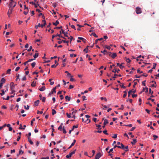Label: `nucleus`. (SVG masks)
Segmentation results:
<instances>
[{
	"label": "nucleus",
	"mask_w": 159,
	"mask_h": 159,
	"mask_svg": "<svg viewBox=\"0 0 159 159\" xmlns=\"http://www.w3.org/2000/svg\"><path fill=\"white\" fill-rule=\"evenodd\" d=\"M153 137L154 138V140H155L156 139L158 138V136L155 135H153Z\"/></svg>",
	"instance_id": "57"
},
{
	"label": "nucleus",
	"mask_w": 159,
	"mask_h": 159,
	"mask_svg": "<svg viewBox=\"0 0 159 159\" xmlns=\"http://www.w3.org/2000/svg\"><path fill=\"white\" fill-rule=\"evenodd\" d=\"M38 26L43 28L44 26V25H43V24H40V23H39L38 24Z\"/></svg>",
	"instance_id": "54"
},
{
	"label": "nucleus",
	"mask_w": 159,
	"mask_h": 159,
	"mask_svg": "<svg viewBox=\"0 0 159 159\" xmlns=\"http://www.w3.org/2000/svg\"><path fill=\"white\" fill-rule=\"evenodd\" d=\"M108 122L107 120V119H105L103 123L104 125L102 126V127L103 128H104L105 127L106 125L108 124Z\"/></svg>",
	"instance_id": "10"
},
{
	"label": "nucleus",
	"mask_w": 159,
	"mask_h": 159,
	"mask_svg": "<svg viewBox=\"0 0 159 159\" xmlns=\"http://www.w3.org/2000/svg\"><path fill=\"white\" fill-rule=\"evenodd\" d=\"M149 93L150 94H152L153 93V92L152 91L151 89L150 88L149 89Z\"/></svg>",
	"instance_id": "43"
},
{
	"label": "nucleus",
	"mask_w": 159,
	"mask_h": 159,
	"mask_svg": "<svg viewBox=\"0 0 159 159\" xmlns=\"http://www.w3.org/2000/svg\"><path fill=\"white\" fill-rule=\"evenodd\" d=\"M19 154H20L21 153L23 154L24 152L23 151H22L20 149L19 151Z\"/></svg>",
	"instance_id": "60"
},
{
	"label": "nucleus",
	"mask_w": 159,
	"mask_h": 159,
	"mask_svg": "<svg viewBox=\"0 0 159 159\" xmlns=\"http://www.w3.org/2000/svg\"><path fill=\"white\" fill-rule=\"evenodd\" d=\"M120 71V70L118 69H115L112 70V71L113 72L116 73V72H118Z\"/></svg>",
	"instance_id": "21"
},
{
	"label": "nucleus",
	"mask_w": 159,
	"mask_h": 159,
	"mask_svg": "<svg viewBox=\"0 0 159 159\" xmlns=\"http://www.w3.org/2000/svg\"><path fill=\"white\" fill-rule=\"evenodd\" d=\"M36 65V63L35 62H34L31 64V66L33 68Z\"/></svg>",
	"instance_id": "40"
},
{
	"label": "nucleus",
	"mask_w": 159,
	"mask_h": 159,
	"mask_svg": "<svg viewBox=\"0 0 159 159\" xmlns=\"http://www.w3.org/2000/svg\"><path fill=\"white\" fill-rule=\"evenodd\" d=\"M62 31V33L64 34L65 37H63V39L66 40V39H68L69 40H74L75 39H74L73 37L70 35L69 34H67L66 32H65L64 30H61Z\"/></svg>",
	"instance_id": "1"
},
{
	"label": "nucleus",
	"mask_w": 159,
	"mask_h": 159,
	"mask_svg": "<svg viewBox=\"0 0 159 159\" xmlns=\"http://www.w3.org/2000/svg\"><path fill=\"white\" fill-rule=\"evenodd\" d=\"M59 23V21L57 20L55 22H53L52 23V24L55 25V26H57V25Z\"/></svg>",
	"instance_id": "18"
},
{
	"label": "nucleus",
	"mask_w": 159,
	"mask_h": 159,
	"mask_svg": "<svg viewBox=\"0 0 159 159\" xmlns=\"http://www.w3.org/2000/svg\"><path fill=\"white\" fill-rule=\"evenodd\" d=\"M97 119L96 118H95V117H94L93 118V120L95 122H96L97 121Z\"/></svg>",
	"instance_id": "62"
},
{
	"label": "nucleus",
	"mask_w": 159,
	"mask_h": 159,
	"mask_svg": "<svg viewBox=\"0 0 159 159\" xmlns=\"http://www.w3.org/2000/svg\"><path fill=\"white\" fill-rule=\"evenodd\" d=\"M13 3H14V5L13 6V7H14L16 6V2H15L14 1V0H11L10 2L9 5V8H11V7L12 6Z\"/></svg>",
	"instance_id": "3"
},
{
	"label": "nucleus",
	"mask_w": 159,
	"mask_h": 159,
	"mask_svg": "<svg viewBox=\"0 0 159 159\" xmlns=\"http://www.w3.org/2000/svg\"><path fill=\"white\" fill-rule=\"evenodd\" d=\"M78 39H79L80 40H86L85 39H84L83 38L80 37H78Z\"/></svg>",
	"instance_id": "59"
},
{
	"label": "nucleus",
	"mask_w": 159,
	"mask_h": 159,
	"mask_svg": "<svg viewBox=\"0 0 159 159\" xmlns=\"http://www.w3.org/2000/svg\"><path fill=\"white\" fill-rule=\"evenodd\" d=\"M73 76H70V80L71 81H72L74 80V79L73 78Z\"/></svg>",
	"instance_id": "45"
},
{
	"label": "nucleus",
	"mask_w": 159,
	"mask_h": 159,
	"mask_svg": "<svg viewBox=\"0 0 159 159\" xmlns=\"http://www.w3.org/2000/svg\"><path fill=\"white\" fill-rule=\"evenodd\" d=\"M126 61L128 63H129L130 62L131 60L129 58H126Z\"/></svg>",
	"instance_id": "46"
},
{
	"label": "nucleus",
	"mask_w": 159,
	"mask_h": 159,
	"mask_svg": "<svg viewBox=\"0 0 159 159\" xmlns=\"http://www.w3.org/2000/svg\"><path fill=\"white\" fill-rule=\"evenodd\" d=\"M42 22L43 23V25H44V26H45L46 24L45 20H42Z\"/></svg>",
	"instance_id": "47"
},
{
	"label": "nucleus",
	"mask_w": 159,
	"mask_h": 159,
	"mask_svg": "<svg viewBox=\"0 0 159 159\" xmlns=\"http://www.w3.org/2000/svg\"><path fill=\"white\" fill-rule=\"evenodd\" d=\"M60 34H57V35H55V36H59V37L63 38V37L61 35V31H60Z\"/></svg>",
	"instance_id": "30"
},
{
	"label": "nucleus",
	"mask_w": 159,
	"mask_h": 159,
	"mask_svg": "<svg viewBox=\"0 0 159 159\" xmlns=\"http://www.w3.org/2000/svg\"><path fill=\"white\" fill-rule=\"evenodd\" d=\"M20 127L19 128L20 129H25V128L22 127V125L21 124L20 125Z\"/></svg>",
	"instance_id": "36"
},
{
	"label": "nucleus",
	"mask_w": 159,
	"mask_h": 159,
	"mask_svg": "<svg viewBox=\"0 0 159 159\" xmlns=\"http://www.w3.org/2000/svg\"><path fill=\"white\" fill-rule=\"evenodd\" d=\"M1 91L2 92V93H0V94L1 96H2L5 94V92L3 90H2Z\"/></svg>",
	"instance_id": "34"
},
{
	"label": "nucleus",
	"mask_w": 159,
	"mask_h": 159,
	"mask_svg": "<svg viewBox=\"0 0 159 159\" xmlns=\"http://www.w3.org/2000/svg\"><path fill=\"white\" fill-rule=\"evenodd\" d=\"M128 146H126L125 147L124 146V148H122V149H125V152H127L128 151Z\"/></svg>",
	"instance_id": "19"
},
{
	"label": "nucleus",
	"mask_w": 159,
	"mask_h": 159,
	"mask_svg": "<svg viewBox=\"0 0 159 159\" xmlns=\"http://www.w3.org/2000/svg\"><path fill=\"white\" fill-rule=\"evenodd\" d=\"M156 63H154L153 64V68L152 69H155L156 68Z\"/></svg>",
	"instance_id": "55"
},
{
	"label": "nucleus",
	"mask_w": 159,
	"mask_h": 159,
	"mask_svg": "<svg viewBox=\"0 0 159 159\" xmlns=\"http://www.w3.org/2000/svg\"><path fill=\"white\" fill-rule=\"evenodd\" d=\"M78 127V125H74L73 126V128H72V130H74V128H77Z\"/></svg>",
	"instance_id": "33"
},
{
	"label": "nucleus",
	"mask_w": 159,
	"mask_h": 159,
	"mask_svg": "<svg viewBox=\"0 0 159 159\" xmlns=\"http://www.w3.org/2000/svg\"><path fill=\"white\" fill-rule=\"evenodd\" d=\"M96 126L97 127H98V129H101V125H97V124H96Z\"/></svg>",
	"instance_id": "27"
},
{
	"label": "nucleus",
	"mask_w": 159,
	"mask_h": 159,
	"mask_svg": "<svg viewBox=\"0 0 159 159\" xmlns=\"http://www.w3.org/2000/svg\"><path fill=\"white\" fill-rule=\"evenodd\" d=\"M13 10V8L10 9L7 13V14L9 17L10 16V14H11Z\"/></svg>",
	"instance_id": "8"
},
{
	"label": "nucleus",
	"mask_w": 159,
	"mask_h": 159,
	"mask_svg": "<svg viewBox=\"0 0 159 159\" xmlns=\"http://www.w3.org/2000/svg\"><path fill=\"white\" fill-rule=\"evenodd\" d=\"M62 42H63L64 43H67V45H68V40H59V41H58L57 43L58 44H61L62 43Z\"/></svg>",
	"instance_id": "6"
},
{
	"label": "nucleus",
	"mask_w": 159,
	"mask_h": 159,
	"mask_svg": "<svg viewBox=\"0 0 159 159\" xmlns=\"http://www.w3.org/2000/svg\"><path fill=\"white\" fill-rule=\"evenodd\" d=\"M70 56L72 57H75L76 56V55L75 54H70Z\"/></svg>",
	"instance_id": "41"
},
{
	"label": "nucleus",
	"mask_w": 159,
	"mask_h": 159,
	"mask_svg": "<svg viewBox=\"0 0 159 159\" xmlns=\"http://www.w3.org/2000/svg\"><path fill=\"white\" fill-rule=\"evenodd\" d=\"M35 120V118H33L32 120L31 121V125L32 126L33 123V122Z\"/></svg>",
	"instance_id": "37"
},
{
	"label": "nucleus",
	"mask_w": 159,
	"mask_h": 159,
	"mask_svg": "<svg viewBox=\"0 0 159 159\" xmlns=\"http://www.w3.org/2000/svg\"><path fill=\"white\" fill-rule=\"evenodd\" d=\"M15 84L13 82H11L10 84V89L11 91V94L15 92Z\"/></svg>",
	"instance_id": "2"
},
{
	"label": "nucleus",
	"mask_w": 159,
	"mask_h": 159,
	"mask_svg": "<svg viewBox=\"0 0 159 159\" xmlns=\"http://www.w3.org/2000/svg\"><path fill=\"white\" fill-rule=\"evenodd\" d=\"M136 128L135 127H133L130 129L131 131H133Z\"/></svg>",
	"instance_id": "63"
},
{
	"label": "nucleus",
	"mask_w": 159,
	"mask_h": 159,
	"mask_svg": "<svg viewBox=\"0 0 159 159\" xmlns=\"http://www.w3.org/2000/svg\"><path fill=\"white\" fill-rule=\"evenodd\" d=\"M11 69H8L7 71V74H11Z\"/></svg>",
	"instance_id": "42"
},
{
	"label": "nucleus",
	"mask_w": 159,
	"mask_h": 159,
	"mask_svg": "<svg viewBox=\"0 0 159 159\" xmlns=\"http://www.w3.org/2000/svg\"><path fill=\"white\" fill-rule=\"evenodd\" d=\"M49 157H42L41 158V159H49Z\"/></svg>",
	"instance_id": "64"
},
{
	"label": "nucleus",
	"mask_w": 159,
	"mask_h": 159,
	"mask_svg": "<svg viewBox=\"0 0 159 159\" xmlns=\"http://www.w3.org/2000/svg\"><path fill=\"white\" fill-rule=\"evenodd\" d=\"M76 142V140L75 139L74 140L73 142L71 143V146H73L74 145L75 143Z\"/></svg>",
	"instance_id": "44"
},
{
	"label": "nucleus",
	"mask_w": 159,
	"mask_h": 159,
	"mask_svg": "<svg viewBox=\"0 0 159 159\" xmlns=\"http://www.w3.org/2000/svg\"><path fill=\"white\" fill-rule=\"evenodd\" d=\"M118 148H124V145L122 143L120 144V146H118Z\"/></svg>",
	"instance_id": "14"
},
{
	"label": "nucleus",
	"mask_w": 159,
	"mask_h": 159,
	"mask_svg": "<svg viewBox=\"0 0 159 159\" xmlns=\"http://www.w3.org/2000/svg\"><path fill=\"white\" fill-rule=\"evenodd\" d=\"M20 69V67L19 66L18 67H16V69H15V71H17L19 70V69Z\"/></svg>",
	"instance_id": "58"
},
{
	"label": "nucleus",
	"mask_w": 159,
	"mask_h": 159,
	"mask_svg": "<svg viewBox=\"0 0 159 159\" xmlns=\"http://www.w3.org/2000/svg\"><path fill=\"white\" fill-rule=\"evenodd\" d=\"M103 132L106 134H108L107 133V130H105L103 131Z\"/></svg>",
	"instance_id": "56"
},
{
	"label": "nucleus",
	"mask_w": 159,
	"mask_h": 159,
	"mask_svg": "<svg viewBox=\"0 0 159 159\" xmlns=\"http://www.w3.org/2000/svg\"><path fill=\"white\" fill-rule=\"evenodd\" d=\"M40 41V40H36V42H35L36 44H37V45H39V43Z\"/></svg>",
	"instance_id": "50"
},
{
	"label": "nucleus",
	"mask_w": 159,
	"mask_h": 159,
	"mask_svg": "<svg viewBox=\"0 0 159 159\" xmlns=\"http://www.w3.org/2000/svg\"><path fill=\"white\" fill-rule=\"evenodd\" d=\"M102 156V155L100 152L98 153L96 155L95 159H99Z\"/></svg>",
	"instance_id": "7"
},
{
	"label": "nucleus",
	"mask_w": 159,
	"mask_h": 159,
	"mask_svg": "<svg viewBox=\"0 0 159 159\" xmlns=\"http://www.w3.org/2000/svg\"><path fill=\"white\" fill-rule=\"evenodd\" d=\"M39 102V100H37L35 101L34 103V106H37L38 105Z\"/></svg>",
	"instance_id": "13"
},
{
	"label": "nucleus",
	"mask_w": 159,
	"mask_h": 159,
	"mask_svg": "<svg viewBox=\"0 0 159 159\" xmlns=\"http://www.w3.org/2000/svg\"><path fill=\"white\" fill-rule=\"evenodd\" d=\"M39 56V54L38 53H35L34 55V59L37 57Z\"/></svg>",
	"instance_id": "25"
},
{
	"label": "nucleus",
	"mask_w": 159,
	"mask_h": 159,
	"mask_svg": "<svg viewBox=\"0 0 159 159\" xmlns=\"http://www.w3.org/2000/svg\"><path fill=\"white\" fill-rule=\"evenodd\" d=\"M56 111L54 109H53L52 110V115H53L55 114H56Z\"/></svg>",
	"instance_id": "31"
},
{
	"label": "nucleus",
	"mask_w": 159,
	"mask_h": 159,
	"mask_svg": "<svg viewBox=\"0 0 159 159\" xmlns=\"http://www.w3.org/2000/svg\"><path fill=\"white\" fill-rule=\"evenodd\" d=\"M76 151V149H75L73 151L71 152L69 154L67 155L66 156V157L67 158H69L70 157H71L72 155L75 153Z\"/></svg>",
	"instance_id": "5"
},
{
	"label": "nucleus",
	"mask_w": 159,
	"mask_h": 159,
	"mask_svg": "<svg viewBox=\"0 0 159 159\" xmlns=\"http://www.w3.org/2000/svg\"><path fill=\"white\" fill-rule=\"evenodd\" d=\"M36 82H34V81L32 83L31 85L32 87H34L36 85Z\"/></svg>",
	"instance_id": "28"
},
{
	"label": "nucleus",
	"mask_w": 159,
	"mask_h": 159,
	"mask_svg": "<svg viewBox=\"0 0 159 159\" xmlns=\"http://www.w3.org/2000/svg\"><path fill=\"white\" fill-rule=\"evenodd\" d=\"M62 130H63V133L64 134H66V129H65L64 126L63 127Z\"/></svg>",
	"instance_id": "38"
},
{
	"label": "nucleus",
	"mask_w": 159,
	"mask_h": 159,
	"mask_svg": "<svg viewBox=\"0 0 159 159\" xmlns=\"http://www.w3.org/2000/svg\"><path fill=\"white\" fill-rule=\"evenodd\" d=\"M56 87H55L52 90V92L53 93H56Z\"/></svg>",
	"instance_id": "26"
},
{
	"label": "nucleus",
	"mask_w": 159,
	"mask_h": 159,
	"mask_svg": "<svg viewBox=\"0 0 159 159\" xmlns=\"http://www.w3.org/2000/svg\"><path fill=\"white\" fill-rule=\"evenodd\" d=\"M5 79L4 78H2L0 81V83H2V84H3L5 83Z\"/></svg>",
	"instance_id": "16"
},
{
	"label": "nucleus",
	"mask_w": 159,
	"mask_h": 159,
	"mask_svg": "<svg viewBox=\"0 0 159 159\" xmlns=\"http://www.w3.org/2000/svg\"><path fill=\"white\" fill-rule=\"evenodd\" d=\"M117 134H115L114 135V136H112V138H113L115 139L117 138Z\"/></svg>",
	"instance_id": "53"
},
{
	"label": "nucleus",
	"mask_w": 159,
	"mask_h": 159,
	"mask_svg": "<svg viewBox=\"0 0 159 159\" xmlns=\"http://www.w3.org/2000/svg\"><path fill=\"white\" fill-rule=\"evenodd\" d=\"M40 100H42L43 102H45L46 100V98L45 97H43L42 98H40Z\"/></svg>",
	"instance_id": "29"
},
{
	"label": "nucleus",
	"mask_w": 159,
	"mask_h": 159,
	"mask_svg": "<svg viewBox=\"0 0 159 159\" xmlns=\"http://www.w3.org/2000/svg\"><path fill=\"white\" fill-rule=\"evenodd\" d=\"M123 64V63H121V64H120L119 65V67H120V68L122 69H123V68L124 67V66H122Z\"/></svg>",
	"instance_id": "35"
},
{
	"label": "nucleus",
	"mask_w": 159,
	"mask_h": 159,
	"mask_svg": "<svg viewBox=\"0 0 159 159\" xmlns=\"http://www.w3.org/2000/svg\"><path fill=\"white\" fill-rule=\"evenodd\" d=\"M117 56V55L116 53H112V55L111 56V57L113 58H115Z\"/></svg>",
	"instance_id": "12"
},
{
	"label": "nucleus",
	"mask_w": 159,
	"mask_h": 159,
	"mask_svg": "<svg viewBox=\"0 0 159 159\" xmlns=\"http://www.w3.org/2000/svg\"><path fill=\"white\" fill-rule=\"evenodd\" d=\"M28 141L29 142L30 144H32L33 143V142L31 141L30 138L28 137Z\"/></svg>",
	"instance_id": "17"
},
{
	"label": "nucleus",
	"mask_w": 159,
	"mask_h": 159,
	"mask_svg": "<svg viewBox=\"0 0 159 159\" xmlns=\"http://www.w3.org/2000/svg\"><path fill=\"white\" fill-rule=\"evenodd\" d=\"M45 89V86H42L41 88L39 89V90L41 91H44Z\"/></svg>",
	"instance_id": "15"
},
{
	"label": "nucleus",
	"mask_w": 159,
	"mask_h": 159,
	"mask_svg": "<svg viewBox=\"0 0 159 159\" xmlns=\"http://www.w3.org/2000/svg\"><path fill=\"white\" fill-rule=\"evenodd\" d=\"M145 82H146V80H144L142 82V84H143V85L144 86H146V84H145Z\"/></svg>",
	"instance_id": "61"
},
{
	"label": "nucleus",
	"mask_w": 159,
	"mask_h": 159,
	"mask_svg": "<svg viewBox=\"0 0 159 159\" xmlns=\"http://www.w3.org/2000/svg\"><path fill=\"white\" fill-rule=\"evenodd\" d=\"M19 74H16V77H17V78L16 79V81H17V80H18L19 79Z\"/></svg>",
	"instance_id": "48"
},
{
	"label": "nucleus",
	"mask_w": 159,
	"mask_h": 159,
	"mask_svg": "<svg viewBox=\"0 0 159 159\" xmlns=\"http://www.w3.org/2000/svg\"><path fill=\"white\" fill-rule=\"evenodd\" d=\"M65 99L68 100V101H70V98L68 96H66L65 97Z\"/></svg>",
	"instance_id": "22"
},
{
	"label": "nucleus",
	"mask_w": 159,
	"mask_h": 159,
	"mask_svg": "<svg viewBox=\"0 0 159 159\" xmlns=\"http://www.w3.org/2000/svg\"><path fill=\"white\" fill-rule=\"evenodd\" d=\"M124 94L123 97L124 98H125L126 96L127 92H126V91H124Z\"/></svg>",
	"instance_id": "39"
},
{
	"label": "nucleus",
	"mask_w": 159,
	"mask_h": 159,
	"mask_svg": "<svg viewBox=\"0 0 159 159\" xmlns=\"http://www.w3.org/2000/svg\"><path fill=\"white\" fill-rule=\"evenodd\" d=\"M136 142V139H133V141L131 142V143L133 145H134Z\"/></svg>",
	"instance_id": "20"
},
{
	"label": "nucleus",
	"mask_w": 159,
	"mask_h": 159,
	"mask_svg": "<svg viewBox=\"0 0 159 159\" xmlns=\"http://www.w3.org/2000/svg\"><path fill=\"white\" fill-rule=\"evenodd\" d=\"M82 98L83 99V101L86 100H87V99L86 98V97L85 96H83L82 97Z\"/></svg>",
	"instance_id": "52"
},
{
	"label": "nucleus",
	"mask_w": 159,
	"mask_h": 159,
	"mask_svg": "<svg viewBox=\"0 0 159 159\" xmlns=\"http://www.w3.org/2000/svg\"><path fill=\"white\" fill-rule=\"evenodd\" d=\"M24 108L25 109H26L27 110H28L30 108V106H29L27 105V107L26 106H24Z\"/></svg>",
	"instance_id": "32"
},
{
	"label": "nucleus",
	"mask_w": 159,
	"mask_h": 159,
	"mask_svg": "<svg viewBox=\"0 0 159 159\" xmlns=\"http://www.w3.org/2000/svg\"><path fill=\"white\" fill-rule=\"evenodd\" d=\"M144 91H145V92L146 93L148 91V88L147 87L145 88H143L142 91L140 93H141L142 92Z\"/></svg>",
	"instance_id": "11"
},
{
	"label": "nucleus",
	"mask_w": 159,
	"mask_h": 159,
	"mask_svg": "<svg viewBox=\"0 0 159 159\" xmlns=\"http://www.w3.org/2000/svg\"><path fill=\"white\" fill-rule=\"evenodd\" d=\"M63 124L62 123H61L60 125L58 127V129L60 130L61 131V129L62 128Z\"/></svg>",
	"instance_id": "23"
},
{
	"label": "nucleus",
	"mask_w": 159,
	"mask_h": 159,
	"mask_svg": "<svg viewBox=\"0 0 159 159\" xmlns=\"http://www.w3.org/2000/svg\"><path fill=\"white\" fill-rule=\"evenodd\" d=\"M101 52L102 53H103L104 54H105L106 53L107 51L105 50H104L103 51H101Z\"/></svg>",
	"instance_id": "51"
},
{
	"label": "nucleus",
	"mask_w": 159,
	"mask_h": 159,
	"mask_svg": "<svg viewBox=\"0 0 159 159\" xmlns=\"http://www.w3.org/2000/svg\"><path fill=\"white\" fill-rule=\"evenodd\" d=\"M90 35L91 36H93L97 38L98 37V36L96 35V34L94 33H92Z\"/></svg>",
	"instance_id": "24"
},
{
	"label": "nucleus",
	"mask_w": 159,
	"mask_h": 159,
	"mask_svg": "<svg viewBox=\"0 0 159 159\" xmlns=\"http://www.w3.org/2000/svg\"><path fill=\"white\" fill-rule=\"evenodd\" d=\"M62 28V26H61L60 27H56L54 28V29H61Z\"/></svg>",
	"instance_id": "49"
},
{
	"label": "nucleus",
	"mask_w": 159,
	"mask_h": 159,
	"mask_svg": "<svg viewBox=\"0 0 159 159\" xmlns=\"http://www.w3.org/2000/svg\"><path fill=\"white\" fill-rule=\"evenodd\" d=\"M135 93L136 92V90H133V89L129 90L128 92V97H129L132 93Z\"/></svg>",
	"instance_id": "9"
},
{
	"label": "nucleus",
	"mask_w": 159,
	"mask_h": 159,
	"mask_svg": "<svg viewBox=\"0 0 159 159\" xmlns=\"http://www.w3.org/2000/svg\"><path fill=\"white\" fill-rule=\"evenodd\" d=\"M136 12L137 14H139L142 13V11L140 7H139L136 8Z\"/></svg>",
	"instance_id": "4"
}]
</instances>
